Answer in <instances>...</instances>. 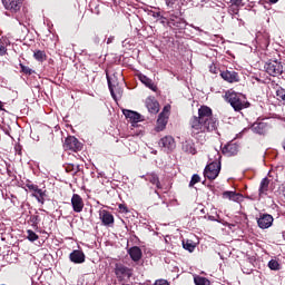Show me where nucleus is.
Returning <instances> with one entry per match:
<instances>
[{
	"label": "nucleus",
	"mask_w": 285,
	"mask_h": 285,
	"mask_svg": "<svg viewBox=\"0 0 285 285\" xmlns=\"http://www.w3.org/2000/svg\"><path fill=\"white\" fill-rule=\"evenodd\" d=\"M219 126V120L213 116V109L208 106H202L198 109V116L189 119L191 137L198 141H204L206 132H215Z\"/></svg>",
	"instance_id": "1"
},
{
	"label": "nucleus",
	"mask_w": 285,
	"mask_h": 285,
	"mask_svg": "<svg viewBox=\"0 0 285 285\" xmlns=\"http://www.w3.org/2000/svg\"><path fill=\"white\" fill-rule=\"evenodd\" d=\"M226 99L228 104H230L232 108L239 112V110H244V108H248L250 102L246 100V97L242 94H237L235 91L226 92Z\"/></svg>",
	"instance_id": "2"
},
{
	"label": "nucleus",
	"mask_w": 285,
	"mask_h": 285,
	"mask_svg": "<svg viewBox=\"0 0 285 285\" xmlns=\"http://www.w3.org/2000/svg\"><path fill=\"white\" fill-rule=\"evenodd\" d=\"M264 69L271 77H279L284 72V66L278 60H269L265 63Z\"/></svg>",
	"instance_id": "3"
},
{
	"label": "nucleus",
	"mask_w": 285,
	"mask_h": 285,
	"mask_svg": "<svg viewBox=\"0 0 285 285\" xmlns=\"http://www.w3.org/2000/svg\"><path fill=\"white\" fill-rule=\"evenodd\" d=\"M107 77V83H108V88L110 90V95L112 97V99H115V101H117L120 97H121V91L117 88V73H112L111 76H109L108 73H106Z\"/></svg>",
	"instance_id": "4"
},
{
	"label": "nucleus",
	"mask_w": 285,
	"mask_h": 285,
	"mask_svg": "<svg viewBox=\"0 0 285 285\" xmlns=\"http://www.w3.org/2000/svg\"><path fill=\"white\" fill-rule=\"evenodd\" d=\"M222 170V164L218 161H213L205 167L204 175L207 179H217Z\"/></svg>",
	"instance_id": "5"
},
{
	"label": "nucleus",
	"mask_w": 285,
	"mask_h": 285,
	"mask_svg": "<svg viewBox=\"0 0 285 285\" xmlns=\"http://www.w3.org/2000/svg\"><path fill=\"white\" fill-rule=\"evenodd\" d=\"M169 112L170 111L168 107H165L164 110L159 114L155 127L156 132H164V130H166V126H168Z\"/></svg>",
	"instance_id": "6"
},
{
	"label": "nucleus",
	"mask_w": 285,
	"mask_h": 285,
	"mask_svg": "<svg viewBox=\"0 0 285 285\" xmlns=\"http://www.w3.org/2000/svg\"><path fill=\"white\" fill-rule=\"evenodd\" d=\"M158 146L164 150V153H173L175 148H177V144L175 142V138L173 136H165L163 137Z\"/></svg>",
	"instance_id": "7"
},
{
	"label": "nucleus",
	"mask_w": 285,
	"mask_h": 285,
	"mask_svg": "<svg viewBox=\"0 0 285 285\" xmlns=\"http://www.w3.org/2000/svg\"><path fill=\"white\" fill-rule=\"evenodd\" d=\"M63 148L77 153V150H81V142L75 136H69L65 140Z\"/></svg>",
	"instance_id": "8"
},
{
	"label": "nucleus",
	"mask_w": 285,
	"mask_h": 285,
	"mask_svg": "<svg viewBox=\"0 0 285 285\" xmlns=\"http://www.w3.org/2000/svg\"><path fill=\"white\" fill-rule=\"evenodd\" d=\"M3 8L10 12H19L23 0H1Z\"/></svg>",
	"instance_id": "9"
},
{
	"label": "nucleus",
	"mask_w": 285,
	"mask_h": 285,
	"mask_svg": "<svg viewBox=\"0 0 285 285\" xmlns=\"http://www.w3.org/2000/svg\"><path fill=\"white\" fill-rule=\"evenodd\" d=\"M115 273L116 277H118L120 282H124V279H130V277H132V271L124 265L116 266Z\"/></svg>",
	"instance_id": "10"
},
{
	"label": "nucleus",
	"mask_w": 285,
	"mask_h": 285,
	"mask_svg": "<svg viewBox=\"0 0 285 285\" xmlns=\"http://www.w3.org/2000/svg\"><path fill=\"white\" fill-rule=\"evenodd\" d=\"M99 219L102 222V226H114L115 216L110 212L102 209L99 212Z\"/></svg>",
	"instance_id": "11"
},
{
	"label": "nucleus",
	"mask_w": 285,
	"mask_h": 285,
	"mask_svg": "<svg viewBox=\"0 0 285 285\" xmlns=\"http://www.w3.org/2000/svg\"><path fill=\"white\" fill-rule=\"evenodd\" d=\"M71 206L73 213H81L83 210V198L79 194H73L71 197Z\"/></svg>",
	"instance_id": "12"
},
{
	"label": "nucleus",
	"mask_w": 285,
	"mask_h": 285,
	"mask_svg": "<svg viewBox=\"0 0 285 285\" xmlns=\"http://www.w3.org/2000/svg\"><path fill=\"white\" fill-rule=\"evenodd\" d=\"M168 23L170 27L178 28V30H184L187 26L186 20L175 14L169 16Z\"/></svg>",
	"instance_id": "13"
},
{
	"label": "nucleus",
	"mask_w": 285,
	"mask_h": 285,
	"mask_svg": "<svg viewBox=\"0 0 285 285\" xmlns=\"http://www.w3.org/2000/svg\"><path fill=\"white\" fill-rule=\"evenodd\" d=\"M222 79L228 83H237L239 81V75L236 71H223L220 73Z\"/></svg>",
	"instance_id": "14"
},
{
	"label": "nucleus",
	"mask_w": 285,
	"mask_h": 285,
	"mask_svg": "<svg viewBox=\"0 0 285 285\" xmlns=\"http://www.w3.org/2000/svg\"><path fill=\"white\" fill-rule=\"evenodd\" d=\"M273 222L274 219L269 214H264L258 218L257 224L259 228L266 229L273 226Z\"/></svg>",
	"instance_id": "15"
},
{
	"label": "nucleus",
	"mask_w": 285,
	"mask_h": 285,
	"mask_svg": "<svg viewBox=\"0 0 285 285\" xmlns=\"http://www.w3.org/2000/svg\"><path fill=\"white\" fill-rule=\"evenodd\" d=\"M146 108L151 115H157V112H159V102H157L155 98L149 97L146 99Z\"/></svg>",
	"instance_id": "16"
},
{
	"label": "nucleus",
	"mask_w": 285,
	"mask_h": 285,
	"mask_svg": "<svg viewBox=\"0 0 285 285\" xmlns=\"http://www.w3.org/2000/svg\"><path fill=\"white\" fill-rule=\"evenodd\" d=\"M239 151V147L235 142H228L223 147V155H227V157H233Z\"/></svg>",
	"instance_id": "17"
},
{
	"label": "nucleus",
	"mask_w": 285,
	"mask_h": 285,
	"mask_svg": "<svg viewBox=\"0 0 285 285\" xmlns=\"http://www.w3.org/2000/svg\"><path fill=\"white\" fill-rule=\"evenodd\" d=\"M146 181H149V184H153V186H156L157 190L161 189V183L159 181V176L155 173L146 174V176H142Z\"/></svg>",
	"instance_id": "18"
},
{
	"label": "nucleus",
	"mask_w": 285,
	"mask_h": 285,
	"mask_svg": "<svg viewBox=\"0 0 285 285\" xmlns=\"http://www.w3.org/2000/svg\"><path fill=\"white\" fill-rule=\"evenodd\" d=\"M69 257L73 264H83L86 262V254L79 249L73 250Z\"/></svg>",
	"instance_id": "19"
},
{
	"label": "nucleus",
	"mask_w": 285,
	"mask_h": 285,
	"mask_svg": "<svg viewBox=\"0 0 285 285\" xmlns=\"http://www.w3.org/2000/svg\"><path fill=\"white\" fill-rule=\"evenodd\" d=\"M122 114L125 115L126 119L131 121V124H138V121H141V115L136 111L124 109Z\"/></svg>",
	"instance_id": "20"
},
{
	"label": "nucleus",
	"mask_w": 285,
	"mask_h": 285,
	"mask_svg": "<svg viewBox=\"0 0 285 285\" xmlns=\"http://www.w3.org/2000/svg\"><path fill=\"white\" fill-rule=\"evenodd\" d=\"M253 132L256 135H266L268 132V124L266 122H254L252 126Z\"/></svg>",
	"instance_id": "21"
},
{
	"label": "nucleus",
	"mask_w": 285,
	"mask_h": 285,
	"mask_svg": "<svg viewBox=\"0 0 285 285\" xmlns=\"http://www.w3.org/2000/svg\"><path fill=\"white\" fill-rule=\"evenodd\" d=\"M183 150L188 155H197V149L195 148V142H193V140H186L183 142Z\"/></svg>",
	"instance_id": "22"
},
{
	"label": "nucleus",
	"mask_w": 285,
	"mask_h": 285,
	"mask_svg": "<svg viewBox=\"0 0 285 285\" xmlns=\"http://www.w3.org/2000/svg\"><path fill=\"white\" fill-rule=\"evenodd\" d=\"M128 253L132 262H139V259H141L142 253H141V248H139L138 246H134L129 248Z\"/></svg>",
	"instance_id": "23"
},
{
	"label": "nucleus",
	"mask_w": 285,
	"mask_h": 285,
	"mask_svg": "<svg viewBox=\"0 0 285 285\" xmlns=\"http://www.w3.org/2000/svg\"><path fill=\"white\" fill-rule=\"evenodd\" d=\"M269 184H271V180H268L266 177L262 179L259 189H258L259 197H264V195L268 194Z\"/></svg>",
	"instance_id": "24"
},
{
	"label": "nucleus",
	"mask_w": 285,
	"mask_h": 285,
	"mask_svg": "<svg viewBox=\"0 0 285 285\" xmlns=\"http://www.w3.org/2000/svg\"><path fill=\"white\" fill-rule=\"evenodd\" d=\"M139 79L141 83H144L150 90H154V92L157 90V86H155V82H153V79L148 78L145 75H139Z\"/></svg>",
	"instance_id": "25"
},
{
	"label": "nucleus",
	"mask_w": 285,
	"mask_h": 285,
	"mask_svg": "<svg viewBox=\"0 0 285 285\" xmlns=\"http://www.w3.org/2000/svg\"><path fill=\"white\" fill-rule=\"evenodd\" d=\"M224 199H230V202H239L242 195L235 191H225L223 194Z\"/></svg>",
	"instance_id": "26"
},
{
	"label": "nucleus",
	"mask_w": 285,
	"mask_h": 285,
	"mask_svg": "<svg viewBox=\"0 0 285 285\" xmlns=\"http://www.w3.org/2000/svg\"><path fill=\"white\" fill-rule=\"evenodd\" d=\"M196 246L197 245L190 239L183 240V248H185V250H188L189 253H193Z\"/></svg>",
	"instance_id": "27"
},
{
	"label": "nucleus",
	"mask_w": 285,
	"mask_h": 285,
	"mask_svg": "<svg viewBox=\"0 0 285 285\" xmlns=\"http://www.w3.org/2000/svg\"><path fill=\"white\" fill-rule=\"evenodd\" d=\"M32 197H36L39 204H46V191L41 189V193H32Z\"/></svg>",
	"instance_id": "28"
},
{
	"label": "nucleus",
	"mask_w": 285,
	"mask_h": 285,
	"mask_svg": "<svg viewBox=\"0 0 285 285\" xmlns=\"http://www.w3.org/2000/svg\"><path fill=\"white\" fill-rule=\"evenodd\" d=\"M194 283L196 285H210V281L204 276H195L194 277Z\"/></svg>",
	"instance_id": "29"
},
{
	"label": "nucleus",
	"mask_w": 285,
	"mask_h": 285,
	"mask_svg": "<svg viewBox=\"0 0 285 285\" xmlns=\"http://www.w3.org/2000/svg\"><path fill=\"white\" fill-rule=\"evenodd\" d=\"M276 98L285 105V90L282 87L276 88Z\"/></svg>",
	"instance_id": "30"
},
{
	"label": "nucleus",
	"mask_w": 285,
	"mask_h": 285,
	"mask_svg": "<svg viewBox=\"0 0 285 285\" xmlns=\"http://www.w3.org/2000/svg\"><path fill=\"white\" fill-rule=\"evenodd\" d=\"M27 239H29V242H37V239H39V235H37V233L32 232L31 229H28Z\"/></svg>",
	"instance_id": "31"
},
{
	"label": "nucleus",
	"mask_w": 285,
	"mask_h": 285,
	"mask_svg": "<svg viewBox=\"0 0 285 285\" xmlns=\"http://www.w3.org/2000/svg\"><path fill=\"white\" fill-rule=\"evenodd\" d=\"M268 268H271V271H279V262L276 259H271L268 262Z\"/></svg>",
	"instance_id": "32"
},
{
	"label": "nucleus",
	"mask_w": 285,
	"mask_h": 285,
	"mask_svg": "<svg viewBox=\"0 0 285 285\" xmlns=\"http://www.w3.org/2000/svg\"><path fill=\"white\" fill-rule=\"evenodd\" d=\"M33 57L37 61H43V59H46V52L38 50L33 53Z\"/></svg>",
	"instance_id": "33"
},
{
	"label": "nucleus",
	"mask_w": 285,
	"mask_h": 285,
	"mask_svg": "<svg viewBox=\"0 0 285 285\" xmlns=\"http://www.w3.org/2000/svg\"><path fill=\"white\" fill-rule=\"evenodd\" d=\"M199 181H202V178L199 177V175L194 174L191 176V180L189 183V187L193 188V186H195V184H199Z\"/></svg>",
	"instance_id": "34"
},
{
	"label": "nucleus",
	"mask_w": 285,
	"mask_h": 285,
	"mask_svg": "<svg viewBox=\"0 0 285 285\" xmlns=\"http://www.w3.org/2000/svg\"><path fill=\"white\" fill-rule=\"evenodd\" d=\"M27 188H29V190H31L32 193H40L41 195V189H39V186L35 184H27Z\"/></svg>",
	"instance_id": "35"
},
{
	"label": "nucleus",
	"mask_w": 285,
	"mask_h": 285,
	"mask_svg": "<svg viewBox=\"0 0 285 285\" xmlns=\"http://www.w3.org/2000/svg\"><path fill=\"white\" fill-rule=\"evenodd\" d=\"M21 71L24 72V75H32V69L30 67L24 66L23 63H20Z\"/></svg>",
	"instance_id": "36"
},
{
	"label": "nucleus",
	"mask_w": 285,
	"mask_h": 285,
	"mask_svg": "<svg viewBox=\"0 0 285 285\" xmlns=\"http://www.w3.org/2000/svg\"><path fill=\"white\" fill-rule=\"evenodd\" d=\"M8 53V49L6 48V46L0 45V57H4V55Z\"/></svg>",
	"instance_id": "37"
},
{
	"label": "nucleus",
	"mask_w": 285,
	"mask_h": 285,
	"mask_svg": "<svg viewBox=\"0 0 285 285\" xmlns=\"http://www.w3.org/2000/svg\"><path fill=\"white\" fill-rule=\"evenodd\" d=\"M155 285H170L166 279H158L155 282Z\"/></svg>",
	"instance_id": "38"
},
{
	"label": "nucleus",
	"mask_w": 285,
	"mask_h": 285,
	"mask_svg": "<svg viewBox=\"0 0 285 285\" xmlns=\"http://www.w3.org/2000/svg\"><path fill=\"white\" fill-rule=\"evenodd\" d=\"M118 208H119L120 213H128V207L126 205H124V204H120L118 206Z\"/></svg>",
	"instance_id": "39"
},
{
	"label": "nucleus",
	"mask_w": 285,
	"mask_h": 285,
	"mask_svg": "<svg viewBox=\"0 0 285 285\" xmlns=\"http://www.w3.org/2000/svg\"><path fill=\"white\" fill-rule=\"evenodd\" d=\"M165 3L168 8H173V6H175V0H165Z\"/></svg>",
	"instance_id": "40"
},
{
	"label": "nucleus",
	"mask_w": 285,
	"mask_h": 285,
	"mask_svg": "<svg viewBox=\"0 0 285 285\" xmlns=\"http://www.w3.org/2000/svg\"><path fill=\"white\" fill-rule=\"evenodd\" d=\"M232 6H242V0H230Z\"/></svg>",
	"instance_id": "41"
},
{
	"label": "nucleus",
	"mask_w": 285,
	"mask_h": 285,
	"mask_svg": "<svg viewBox=\"0 0 285 285\" xmlns=\"http://www.w3.org/2000/svg\"><path fill=\"white\" fill-rule=\"evenodd\" d=\"M31 222L33 224H39V216L35 215V216H31Z\"/></svg>",
	"instance_id": "42"
},
{
	"label": "nucleus",
	"mask_w": 285,
	"mask_h": 285,
	"mask_svg": "<svg viewBox=\"0 0 285 285\" xmlns=\"http://www.w3.org/2000/svg\"><path fill=\"white\" fill-rule=\"evenodd\" d=\"M67 171H70V170H75V165H69L67 168H66Z\"/></svg>",
	"instance_id": "43"
},
{
	"label": "nucleus",
	"mask_w": 285,
	"mask_h": 285,
	"mask_svg": "<svg viewBox=\"0 0 285 285\" xmlns=\"http://www.w3.org/2000/svg\"><path fill=\"white\" fill-rule=\"evenodd\" d=\"M112 41H115V37H110L107 39V43L110 45Z\"/></svg>",
	"instance_id": "44"
},
{
	"label": "nucleus",
	"mask_w": 285,
	"mask_h": 285,
	"mask_svg": "<svg viewBox=\"0 0 285 285\" xmlns=\"http://www.w3.org/2000/svg\"><path fill=\"white\" fill-rule=\"evenodd\" d=\"M1 110H4V109H3V104L0 101V111Z\"/></svg>",
	"instance_id": "45"
},
{
	"label": "nucleus",
	"mask_w": 285,
	"mask_h": 285,
	"mask_svg": "<svg viewBox=\"0 0 285 285\" xmlns=\"http://www.w3.org/2000/svg\"><path fill=\"white\" fill-rule=\"evenodd\" d=\"M279 0H269L271 3H277Z\"/></svg>",
	"instance_id": "46"
}]
</instances>
